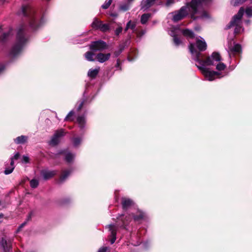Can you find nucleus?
I'll use <instances>...</instances> for the list:
<instances>
[{
    "mask_svg": "<svg viewBox=\"0 0 252 252\" xmlns=\"http://www.w3.org/2000/svg\"><path fill=\"white\" fill-rule=\"evenodd\" d=\"M122 204L124 209H126L133 205V202L129 198H123Z\"/></svg>",
    "mask_w": 252,
    "mask_h": 252,
    "instance_id": "obj_12",
    "label": "nucleus"
},
{
    "mask_svg": "<svg viewBox=\"0 0 252 252\" xmlns=\"http://www.w3.org/2000/svg\"><path fill=\"white\" fill-rule=\"evenodd\" d=\"M247 0H231V4L233 6H237L246 1Z\"/></svg>",
    "mask_w": 252,
    "mask_h": 252,
    "instance_id": "obj_25",
    "label": "nucleus"
},
{
    "mask_svg": "<svg viewBox=\"0 0 252 252\" xmlns=\"http://www.w3.org/2000/svg\"><path fill=\"white\" fill-rule=\"evenodd\" d=\"M81 139L79 138H75L73 139V145L75 147L78 146L81 143Z\"/></svg>",
    "mask_w": 252,
    "mask_h": 252,
    "instance_id": "obj_34",
    "label": "nucleus"
},
{
    "mask_svg": "<svg viewBox=\"0 0 252 252\" xmlns=\"http://www.w3.org/2000/svg\"><path fill=\"white\" fill-rule=\"evenodd\" d=\"M174 0H167L165 4L167 6H169L172 4L174 3Z\"/></svg>",
    "mask_w": 252,
    "mask_h": 252,
    "instance_id": "obj_40",
    "label": "nucleus"
},
{
    "mask_svg": "<svg viewBox=\"0 0 252 252\" xmlns=\"http://www.w3.org/2000/svg\"><path fill=\"white\" fill-rule=\"evenodd\" d=\"M94 54L90 51L86 52L85 54L86 59L90 62L94 61Z\"/></svg>",
    "mask_w": 252,
    "mask_h": 252,
    "instance_id": "obj_18",
    "label": "nucleus"
},
{
    "mask_svg": "<svg viewBox=\"0 0 252 252\" xmlns=\"http://www.w3.org/2000/svg\"><path fill=\"white\" fill-rule=\"evenodd\" d=\"M124 48H125V46H124L123 45H121L119 46V49L118 51H116L114 52V56L115 57H118L122 53L123 50L124 49Z\"/></svg>",
    "mask_w": 252,
    "mask_h": 252,
    "instance_id": "obj_29",
    "label": "nucleus"
},
{
    "mask_svg": "<svg viewBox=\"0 0 252 252\" xmlns=\"http://www.w3.org/2000/svg\"><path fill=\"white\" fill-rule=\"evenodd\" d=\"M74 112L73 111H71L69 112V113L67 114V115L66 116L65 118V121H71L72 119V117L74 115Z\"/></svg>",
    "mask_w": 252,
    "mask_h": 252,
    "instance_id": "obj_30",
    "label": "nucleus"
},
{
    "mask_svg": "<svg viewBox=\"0 0 252 252\" xmlns=\"http://www.w3.org/2000/svg\"><path fill=\"white\" fill-rule=\"evenodd\" d=\"M206 48V42L203 38L200 36L196 38L195 44L190 43L189 45V49L192 59L198 63V64H196V66L201 71L205 78L211 81L215 80L216 78H220V73L217 71H211L206 67L214 65L215 62H219L221 59L219 53L214 52L206 60H202L201 59L202 55L200 52L205 51Z\"/></svg>",
    "mask_w": 252,
    "mask_h": 252,
    "instance_id": "obj_1",
    "label": "nucleus"
},
{
    "mask_svg": "<svg viewBox=\"0 0 252 252\" xmlns=\"http://www.w3.org/2000/svg\"><path fill=\"white\" fill-rule=\"evenodd\" d=\"M173 40L174 44L176 46H179L182 43L181 41L176 36H173Z\"/></svg>",
    "mask_w": 252,
    "mask_h": 252,
    "instance_id": "obj_35",
    "label": "nucleus"
},
{
    "mask_svg": "<svg viewBox=\"0 0 252 252\" xmlns=\"http://www.w3.org/2000/svg\"><path fill=\"white\" fill-rule=\"evenodd\" d=\"M139 214L138 216H133L134 220L136 221H138L144 218V216L143 213H142L141 212H139Z\"/></svg>",
    "mask_w": 252,
    "mask_h": 252,
    "instance_id": "obj_32",
    "label": "nucleus"
},
{
    "mask_svg": "<svg viewBox=\"0 0 252 252\" xmlns=\"http://www.w3.org/2000/svg\"><path fill=\"white\" fill-rule=\"evenodd\" d=\"M5 1V0H0V2L3 3Z\"/></svg>",
    "mask_w": 252,
    "mask_h": 252,
    "instance_id": "obj_50",
    "label": "nucleus"
},
{
    "mask_svg": "<svg viewBox=\"0 0 252 252\" xmlns=\"http://www.w3.org/2000/svg\"><path fill=\"white\" fill-rule=\"evenodd\" d=\"M11 162H10V167H15L14 165V160L13 158H11Z\"/></svg>",
    "mask_w": 252,
    "mask_h": 252,
    "instance_id": "obj_46",
    "label": "nucleus"
},
{
    "mask_svg": "<svg viewBox=\"0 0 252 252\" xmlns=\"http://www.w3.org/2000/svg\"><path fill=\"white\" fill-rule=\"evenodd\" d=\"M251 1H252V0H250Z\"/></svg>",
    "mask_w": 252,
    "mask_h": 252,
    "instance_id": "obj_54",
    "label": "nucleus"
},
{
    "mask_svg": "<svg viewBox=\"0 0 252 252\" xmlns=\"http://www.w3.org/2000/svg\"><path fill=\"white\" fill-rule=\"evenodd\" d=\"M4 66L3 64H0V73L4 70Z\"/></svg>",
    "mask_w": 252,
    "mask_h": 252,
    "instance_id": "obj_45",
    "label": "nucleus"
},
{
    "mask_svg": "<svg viewBox=\"0 0 252 252\" xmlns=\"http://www.w3.org/2000/svg\"><path fill=\"white\" fill-rule=\"evenodd\" d=\"M0 245L2 247L4 252H8L10 250L11 244L10 241H7L2 238L0 241Z\"/></svg>",
    "mask_w": 252,
    "mask_h": 252,
    "instance_id": "obj_11",
    "label": "nucleus"
},
{
    "mask_svg": "<svg viewBox=\"0 0 252 252\" xmlns=\"http://www.w3.org/2000/svg\"><path fill=\"white\" fill-rule=\"evenodd\" d=\"M8 34H9V33H3L2 37H0V41H4L5 40V39L6 38V37L8 36Z\"/></svg>",
    "mask_w": 252,
    "mask_h": 252,
    "instance_id": "obj_42",
    "label": "nucleus"
},
{
    "mask_svg": "<svg viewBox=\"0 0 252 252\" xmlns=\"http://www.w3.org/2000/svg\"><path fill=\"white\" fill-rule=\"evenodd\" d=\"M99 29L103 32H105L109 30V25L107 24H103L102 23Z\"/></svg>",
    "mask_w": 252,
    "mask_h": 252,
    "instance_id": "obj_24",
    "label": "nucleus"
},
{
    "mask_svg": "<svg viewBox=\"0 0 252 252\" xmlns=\"http://www.w3.org/2000/svg\"><path fill=\"white\" fill-rule=\"evenodd\" d=\"M25 27H20L17 31L16 36V42L11 51V54L13 56L18 55L22 50L24 45L28 40V38L25 35Z\"/></svg>",
    "mask_w": 252,
    "mask_h": 252,
    "instance_id": "obj_2",
    "label": "nucleus"
},
{
    "mask_svg": "<svg viewBox=\"0 0 252 252\" xmlns=\"http://www.w3.org/2000/svg\"><path fill=\"white\" fill-rule=\"evenodd\" d=\"M182 33L185 36L189 38H193L194 36V33L190 30L185 29L183 30Z\"/></svg>",
    "mask_w": 252,
    "mask_h": 252,
    "instance_id": "obj_20",
    "label": "nucleus"
},
{
    "mask_svg": "<svg viewBox=\"0 0 252 252\" xmlns=\"http://www.w3.org/2000/svg\"><path fill=\"white\" fill-rule=\"evenodd\" d=\"M108 248L106 247H103L100 248L97 252H108Z\"/></svg>",
    "mask_w": 252,
    "mask_h": 252,
    "instance_id": "obj_38",
    "label": "nucleus"
},
{
    "mask_svg": "<svg viewBox=\"0 0 252 252\" xmlns=\"http://www.w3.org/2000/svg\"><path fill=\"white\" fill-rule=\"evenodd\" d=\"M129 4L128 3L120 6V9L123 11H126L129 9Z\"/></svg>",
    "mask_w": 252,
    "mask_h": 252,
    "instance_id": "obj_36",
    "label": "nucleus"
},
{
    "mask_svg": "<svg viewBox=\"0 0 252 252\" xmlns=\"http://www.w3.org/2000/svg\"><path fill=\"white\" fill-rule=\"evenodd\" d=\"M77 122L79 125V126L81 128H83L85 126L86 123L85 118L84 116H79L77 119Z\"/></svg>",
    "mask_w": 252,
    "mask_h": 252,
    "instance_id": "obj_16",
    "label": "nucleus"
},
{
    "mask_svg": "<svg viewBox=\"0 0 252 252\" xmlns=\"http://www.w3.org/2000/svg\"><path fill=\"white\" fill-rule=\"evenodd\" d=\"M28 139L27 136L21 135L17 137L15 139H14V141L16 144H23L25 143Z\"/></svg>",
    "mask_w": 252,
    "mask_h": 252,
    "instance_id": "obj_17",
    "label": "nucleus"
},
{
    "mask_svg": "<svg viewBox=\"0 0 252 252\" xmlns=\"http://www.w3.org/2000/svg\"><path fill=\"white\" fill-rule=\"evenodd\" d=\"M241 47L240 44H236L233 47H229L228 48V52L230 54L231 53H239L241 51Z\"/></svg>",
    "mask_w": 252,
    "mask_h": 252,
    "instance_id": "obj_13",
    "label": "nucleus"
},
{
    "mask_svg": "<svg viewBox=\"0 0 252 252\" xmlns=\"http://www.w3.org/2000/svg\"><path fill=\"white\" fill-rule=\"evenodd\" d=\"M83 104H84L83 101H82L81 102H80V103L79 104V105L77 109L78 111H79L81 109L82 107H83Z\"/></svg>",
    "mask_w": 252,
    "mask_h": 252,
    "instance_id": "obj_43",
    "label": "nucleus"
},
{
    "mask_svg": "<svg viewBox=\"0 0 252 252\" xmlns=\"http://www.w3.org/2000/svg\"><path fill=\"white\" fill-rule=\"evenodd\" d=\"M249 22H250L249 21H246V22H247V23H249Z\"/></svg>",
    "mask_w": 252,
    "mask_h": 252,
    "instance_id": "obj_53",
    "label": "nucleus"
},
{
    "mask_svg": "<svg viewBox=\"0 0 252 252\" xmlns=\"http://www.w3.org/2000/svg\"><path fill=\"white\" fill-rule=\"evenodd\" d=\"M99 71V67H97L95 69H90L88 72V75L91 78H94L98 73Z\"/></svg>",
    "mask_w": 252,
    "mask_h": 252,
    "instance_id": "obj_15",
    "label": "nucleus"
},
{
    "mask_svg": "<svg viewBox=\"0 0 252 252\" xmlns=\"http://www.w3.org/2000/svg\"><path fill=\"white\" fill-rule=\"evenodd\" d=\"M112 1V0H109L107 2H105L103 5H102V8L105 9H107L111 4Z\"/></svg>",
    "mask_w": 252,
    "mask_h": 252,
    "instance_id": "obj_33",
    "label": "nucleus"
},
{
    "mask_svg": "<svg viewBox=\"0 0 252 252\" xmlns=\"http://www.w3.org/2000/svg\"><path fill=\"white\" fill-rule=\"evenodd\" d=\"M107 48V45L103 41L98 40L93 42L90 46V48L93 51H102Z\"/></svg>",
    "mask_w": 252,
    "mask_h": 252,
    "instance_id": "obj_5",
    "label": "nucleus"
},
{
    "mask_svg": "<svg viewBox=\"0 0 252 252\" xmlns=\"http://www.w3.org/2000/svg\"><path fill=\"white\" fill-rule=\"evenodd\" d=\"M245 13L249 17L252 16V6L246 8Z\"/></svg>",
    "mask_w": 252,
    "mask_h": 252,
    "instance_id": "obj_28",
    "label": "nucleus"
},
{
    "mask_svg": "<svg viewBox=\"0 0 252 252\" xmlns=\"http://www.w3.org/2000/svg\"><path fill=\"white\" fill-rule=\"evenodd\" d=\"M71 172V170H64L63 172L60 179L61 181H64L67 177L70 174Z\"/></svg>",
    "mask_w": 252,
    "mask_h": 252,
    "instance_id": "obj_23",
    "label": "nucleus"
},
{
    "mask_svg": "<svg viewBox=\"0 0 252 252\" xmlns=\"http://www.w3.org/2000/svg\"><path fill=\"white\" fill-rule=\"evenodd\" d=\"M2 215H0V219H1L2 218ZM1 221L0 220V222H1Z\"/></svg>",
    "mask_w": 252,
    "mask_h": 252,
    "instance_id": "obj_52",
    "label": "nucleus"
},
{
    "mask_svg": "<svg viewBox=\"0 0 252 252\" xmlns=\"http://www.w3.org/2000/svg\"><path fill=\"white\" fill-rule=\"evenodd\" d=\"M39 182L36 179H32L30 181V186L32 188H36L38 186Z\"/></svg>",
    "mask_w": 252,
    "mask_h": 252,
    "instance_id": "obj_26",
    "label": "nucleus"
},
{
    "mask_svg": "<svg viewBox=\"0 0 252 252\" xmlns=\"http://www.w3.org/2000/svg\"><path fill=\"white\" fill-rule=\"evenodd\" d=\"M29 161V158L27 156H23L22 158V162L24 163H28Z\"/></svg>",
    "mask_w": 252,
    "mask_h": 252,
    "instance_id": "obj_39",
    "label": "nucleus"
},
{
    "mask_svg": "<svg viewBox=\"0 0 252 252\" xmlns=\"http://www.w3.org/2000/svg\"><path fill=\"white\" fill-rule=\"evenodd\" d=\"M64 131L63 129L57 131L50 141V144L56 145L60 142V138L64 135Z\"/></svg>",
    "mask_w": 252,
    "mask_h": 252,
    "instance_id": "obj_6",
    "label": "nucleus"
},
{
    "mask_svg": "<svg viewBox=\"0 0 252 252\" xmlns=\"http://www.w3.org/2000/svg\"><path fill=\"white\" fill-rule=\"evenodd\" d=\"M134 1V0H127V2L128 4H130L131 2H132Z\"/></svg>",
    "mask_w": 252,
    "mask_h": 252,
    "instance_id": "obj_48",
    "label": "nucleus"
},
{
    "mask_svg": "<svg viewBox=\"0 0 252 252\" xmlns=\"http://www.w3.org/2000/svg\"><path fill=\"white\" fill-rule=\"evenodd\" d=\"M120 65V60L119 59H118L117 61V64H116V67H119Z\"/></svg>",
    "mask_w": 252,
    "mask_h": 252,
    "instance_id": "obj_47",
    "label": "nucleus"
},
{
    "mask_svg": "<svg viewBox=\"0 0 252 252\" xmlns=\"http://www.w3.org/2000/svg\"><path fill=\"white\" fill-rule=\"evenodd\" d=\"M101 24L102 22L101 21L98 20L96 18H94L92 24V27L93 29H99Z\"/></svg>",
    "mask_w": 252,
    "mask_h": 252,
    "instance_id": "obj_19",
    "label": "nucleus"
},
{
    "mask_svg": "<svg viewBox=\"0 0 252 252\" xmlns=\"http://www.w3.org/2000/svg\"><path fill=\"white\" fill-rule=\"evenodd\" d=\"M122 216L123 215L119 216V217L118 218V219H120L122 217Z\"/></svg>",
    "mask_w": 252,
    "mask_h": 252,
    "instance_id": "obj_51",
    "label": "nucleus"
},
{
    "mask_svg": "<svg viewBox=\"0 0 252 252\" xmlns=\"http://www.w3.org/2000/svg\"><path fill=\"white\" fill-rule=\"evenodd\" d=\"M57 173L55 170H42L41 174L45 180H48L54 177Z\"/></svg>",
    "mask_w": 252,
    "mask_h": 252,
    "instance_id": "obj_9",
    "label": "nucleus"
},
{
    "mask_svg": "<svg viewBox=\"0 0 252 252\" xmlns=\"http://www.w3.org/2000/svg\"><path fill=\"white\" fill-rule=\"evenodd\" d=\"M22 12L25 16H29L30 18V26L31 28L35 30L38 27L40 26L43 22V18H42L40 22H37V18L35 15L34 10L32 8L30 5H25L22 8Z\"/></svg>",
    "mask_w": 252,
    "mask_h": 252,
    "instance_id": "obj_3",
    "label": "nucleus"
},
{
    "mask_svg": "<svg viewBox=\"0 0 252 252\" xmlns=\"http://www.w3.org/2000/svg\"><path fill=\"white\" fill-rule=\"evenodd\" d=\"M123 28L122 27H119L115 31V33L116 35H119L122 32Z\"/></svg>",
    "mask_w": 252,
    "mask_h": 252,
    "instance_id": "obj_37",
    "label": "nucleus"
},
{
    "mask_svg": "<svg viewBox=\"0 0 252 252\" xmlns=\"http://www.w3.org/2000/svg\"><path fill=\"white\" fill-rule=\"evenodd\" d=\"M20 157V154L19 153H16L13 157L11 158H13V160H17Z\"/></svg>",
    "mask_w": 252,
    "mask_h": 252,
    "instance_id": "obj_41",
    "label": "nucleus"
},
{
    "mask_svg": "<svg viewBox=\"0 0 252 252\" xmlns=\"http://www.w3.org/2000/svg\"><path fill=\"white\" fill-rule=\"evenodd\" d=\"M129 218L127 220H126V221L122 220V219H121L122 220V221L123 222V226H125L126 224H127V223H128V220H129Z\"/></svg>",
    "mask_w": 252,
    "mask_h": 252,
    "instance_id": "obj_44",
    "label": "nucleus"
},
{
    "mask_svg": "<svg viewBox=\"0 0 252 252\" xmlns=\"http://www.w3.org/2000/svg\"><path fill=\"white\" fill-rule=\"evenodd\" d=\"M14 168L15 167H6L4 171V173L5 175L10 174L13 172Z\"/></svg>",
    "mask_w": 252,
    "mask_h": 252,
    "instance_id": "obj_31",
    "label": "nucleus"
},
{
    "mask_svg": "<svg viewBox=\"0 0 252 252\" xmlns=\"http://www.w3.org/2000/svg\"><path fill=\"white\" fill-rule=\"evenodd\" d=\"M110 53L104 54L100 53L96 56V59L98 62L103 63L108 61L110 59Z\"/></svg>",
    "mask_w": 252,
    "mask_h": 252,
    "instance_id": "obj_8",
    "label": "nucleus"
},
{
    "mask_svg": "<svg viewBox=\"0 0 252 252\" xmlns=\"http://www.w3.org/2000/svg\"><path fill=\"white\" fill-rule=\"evenodd\" d=\"M244 9L243 7H241L238 13L234 15L230 22L229 24L227 25L226 29H229L232 27L235 26L234 30V33L238 34L244 31V28L241 26V18L243 15Z\"/></svg>",
    "mask_w": 252,
    "mask_h": 252,
    "instance_id": "obj_4",
    "label": "nucleus"
},
{
    "mask_svg": "<svg viewBox=\"0 0 252 252\" xmlns=\"http://www.w3.org/2000/svg\"><path fill=\"white\" fill-rule=\"evenodd\" d=\"M136 25L135 22L132 21L131 20L129 21L126 24V27L125 29V31L126 32L128 29H131L134 31L135 29Z\"/></svg>",
    "mask_w": 252,
    "mask_h": 252,
    "instance_id": "obj_14",
    "label": "nucleus"
},
{
    "mask_svg": "<svg viewBox=\"0 0 252 252\" xmlns=\"http://www.w3.org/2000/svg\"><path fill=\"white\" fill-rule=\"evenodd\" d=\"M156 0H142L141 3V8L144 11L149 9L152 6Z\"/></svg>",
    "mask_w": 252,
    "mask_h": 252,
    "instance_id": "obj_10",
    "label": "nucleus"
},
{
    "mask_svg": "<svg viewBox=\"0 0 252 252\" xmlns=\"http://www.w3.org/2000/svg\"><path fill=\"white\" fill-rule=\"evenodd\" d=\"M25 224V223H22L19 227V229H21V228H22Z\"/></svg>",
    "mask_w": 252,
    "mask_h": 252,
    "instance_id": "obj_49",
    "label": "nucleus"
},
{
    "mask_svg": "<svg viewBox=\"0 0 252 252\" xmlns=\"http://www.w3.org/2000/svg\"><path fill=\"white\" fill-rule=\"evenodd\" d=\"M151 14L150 13H146L143 14L141 17V23L142 24H146L148 19L151 17Z\"/></svg>",
    "mask_w": 252,
    "mask_h": 252,
    "instance_id": "obj_21",
    "label": "nucleus"
},
{
    "mask_svg": "<svg viewBox=\"0 0 252 252\" xmlns=\"http://www.w3.org/2000/svg\"><path fill=\"white\" fill-rule=\"evenodd\" d=\"M225 68L226 65L222 63H219L216 65V69L219 71L223 70Z\"/></svg>",
    "mask_w": 252,
    "mask_h": 252,
    "instance_id": "obj_27",
    "label": "nucleus"
},
{
    "mask_svg": "<svg viewBox=\"0 0 252 252\" xmlns=\"http://www.w3.org/2000/svg\"><path fill=\"white\" fill-rule=\"evenodd\" d=\"M75 155L68 152L65 154V160L67 162H71L74 159Z\"/></svg>",
    "mask_w": 252,
    "mask_h": 252,
    "instance_id": "obj_22",
    "label": "nucleus"
},
{
    "mask_svg": "<svg viewBox=\"0 0 252 252\" xmlns=\"http://www.w3.org/2000/svg\"><path fill=\"white\" fill-rule=\"evenodd\" d=\"M106 227L109 229V231L110 232V237H111L110 242L111 244H113L114 243L116 240V236L117 230V226L114 224H110Z\"/></svg>",
    "mask_w": 252,
    "mask_h": 252,
    "instance_id": "obj_7",
    "label": "nucleus"
}]
</instances>
